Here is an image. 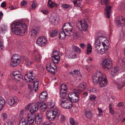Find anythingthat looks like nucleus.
Segmentation results:
<instances>
[{
	"mask_svg": "<svg viewBox=\"0 0 125 125\" xmlns=\"http://www.w3.org/2000/svg\"><path fill=\"white\" fill-rule=\"evenodd\" d=\"M27 28V24L19 22L13 23L11 25V30L12 32L16 35H21L26 34Z\"/></svg>",
	"mask_w": 125,
	"mask_h": 125,
	"instance_id": "nucleus-1",
	"label": "nucleus"
},
{
	"mask_svg": "<svg viewBox=\"0 0 125 125\" xmlns=\"http://www.w3.org/2000/svg\"><path fill=\"white\" fill-rule=\"evenodd\" d=\"M93 81L94 85L97 84L99 82L100 86L101 87L105 86L107 83L105 75L100 71L95 73L93 77Z\"/></svg>",
	"mask_w": 125,
	"mask_h": 125,
	"instance_id": "nucleus-2",
	"label": "nucleus"
},
{
	"mask_svg": "<svg viewBox=\"0 0 125 125\" xmlns=\"http://www.w3.org/2000/svg\"><path fill=\"white\" fill-rule=\"evenodd\" d=\"M60 111H55V110H49L47 112L46 115L48 119L50 121L53 120L55 118L56 116L59 115L60 114Z\"/></svg>",
	"mask_w": 125,
	"mask_h": 125,
	"instance_id": "nucleus-3",
	"label": "nucleus"
},
{
	"mask_svg": "<svg viewBox=\"0 0 125 125\" xmlns=\"http://www.w3.org/2000/svg\"><path fill=\"white\" fill-rule=\"evenodd\" d=\"M21 59V56L18 54L14 55L11 59L10 66L13 67H15L20 62Z\"/></svg>",
	"mask_w": 125,
	"mask_h": 125,
	"instance_id": "nucleus-4",
	"label": "nucleus"
},
{
	"mask_svg": "<svg viewBox=\"0 0 125 125\" xmlns=\"http://www.w3.org/2000/svg\"><path fill=\"white\" fill-rule=\"evenodd\" d=\"M76 26L77 29L81 31H86L87 30L88 25L85 20L84 21L83 23H82L81 21L77 22Z\"/></svg>",
	"mask_w": 125,
	"mask_h": 125,
	"instance_id": "nucleus-5",
	"label": "nucleus"
},
{
	"mask_svg": "<svg viewBox=\"0 0 125 125\" xmlns=\"http://www.w3.org/2000/svg\"><path fill=\"white\" fill-rule=\"evenodd\" d=\"M47 40L46 38L44 36L39 37L37 40L36 43L39 46L43 47L47 44Z\"/></svg>",
	"mask_w": 125,
	"mask_h": 125,
	"instance_id": "nucleus-6",
	"label": "nucleus"
},
{
	"mask_svg": "<svg viewBox=\"0 0 125 125\" xmlns=\"http://www.w3.org/2000/svg\"><path fill=\"white\" fill-rule=\"evenodd\" d=\"M102 65L104 68L108 70L112 67V62L109 59H105L103 61Z\"/></svg>",
	"mask_w": 125,
	"mask_h": 125,
	"instance_id": "nucleus-7",
	"label": "nucleus"
},
{
	"mask_svg": "<svg viewBox=\"0 0 125 125\" xmlns=\"http://www.w3.org/2000/svg\"><path fill=\"white\" fill-rule=\"evenodd\" d=\"M68 100L70 101L71 103H76L79 100L78 95L72 92L68 94Z\"/></svg>",
	"mask_w": 125,
	"mask_h": 125,
	"instance_id": "nucleus-8",
	"label": "nucleus"
},
{
	"mask_svg": "<svg viewBox=\"0 0 125 125\" xmlns=\"http://www.w3.org/2000/svg\"><path fill=\"white\" fill-rule=\"evenodd\" d=\"M117 79H118V82H115V83L118 88L121 89L124 86V84H125V78L124 76L123 75L121 77H119Z\"/></svg>",
	"mask_w": 125,
	"mask_h": 125,
	"instance_id": "nucleus-9",
	"label": "nucleus"
},
{
	"mask_svg": "<svg viewBox=\"0 0 125 125\" xmlns=\"http://www.w3.org/2000/svg\"><path fill=\"white\" fill-rule=\"evenodd\" d=\"M107 2L106 4V2H104V5L105 4L106 6L104 10V14L105 17L106 18H109L111 13V6H108L107 5L109 4L108 1H107Z\"/></svg>",
	"mask_w": 125,
	"mask_h": 125,
	"instance_id": "nucleus-10",
	"label": "nucleus"
},
{
	"mask_svg": "<svg viewBox=\"0 0 125 125\" xmlns=\"http://www.w3.org/2000/svg\"><path fill=\"white\" fill-rule=\"evenodd\" d=\"M66 25L67 36H71L74 34V29L72 25H70V23L69 22L66 23L64 24V26Z\"/></svg>",
	"mask_w": 125,
	"mask_h": 125,
	"instance_id": "nucleus-11",
	"label": "nucleus"
},
{
	"mask_svg": "<svg viewBox=\"0 0 125 125\" xmlns=\"http://www.w3.org/2000/svg\"><path fill=\"white\" fill-rule=\"evenodd\" d=\"M13 78L17 81H22V76L21 74V73L18 71L13 72Z\"/></svg>",
	"mask_w": 125,
	"mask_h": 125,
	"instance_id": "nucleus-12",
	"label": "nucleus"
},
{
	"mask_svg": "<svg viewBox=\"0 0 125 125\" xmlns=\"http://www.w3.org/2000/svg\"><path fill=\"white\" fill-rule=\"evenodd\" d=\"M115 22L118 26L124 25H125V18L120 16L116 19Z\"/></svg>",
	"mask_w": 125,
	"mask_h": 125,
	"instance_id": "nucleus-13",
	"label": "nucleus"
},
{
	"mask_svg": "<svg viewBox=\"0 0 125 125\" xmlns=\"http://www.w3.org/2000/svg\"><path fill=\"white\" fill-rule=\"evenodd\" d=\"M33 114H28L27 122L28 125H33L35 121V117Z\"/></svg>",
	"mask_w": 125,
	"mask_h": 125,
	"instance_id": "nucleus-14",
	"label": "nucleus"
},
{
	"mask_svg": "<svg viewBox=\"0 0 125 125\" xmlns=\"http://www.w3.org/2000/svg\"><path fill=\"white\" fill-rule=\"evenodd\" d=\"M18 101L17 98L15 96L13 97H9L6 101V103L10 105H12Z\"/></svg>",
	"mask_w": 125,
	"mask_h": 125,
	"instance_id": "nucleus-15",
	"label": "nucleus"
},
{
	"mask_svg": "<svg viewBox=\"0 0 125 125\" xmlns=\"http://www.w3.org/2000/svg\"><path fill=\"white\" fill-rule=\"evenodd\" d=\"M61 105L63 108L69 109L71 108L73 105L71 102L67 103L63 101H62L61 103Z\"/></svg>",
	"mask_w": 125,
	"mask_h": 125,
	"instance_id": "nucleus-16",
	"label": "nucleus"
},
{
	"mask_svg": "<svg viewBox=\"0 0 125 125\" xmlns=\"http://www.w3.org/2000/svg\"><path fill=\"white\" fill-rule=\"evenodd\" d=\"M54 67L51 65V64H47L46 65V68L48 72L53 74L55 73L54 72L56 70V67L55 65H54Z\"/></svg>",
	"mask_w": 125,
	"mask_h": 125,
	"instance_id": "nucleus-17",
	"label": "nucleus"
},
{
	"mask_svg": "<svg viewBox=\"0 0 125 125\" xmlns=\"http://www.w3.org/2000/svg\"><path fill=\"white\" fill-rule=\"evenodd\" d=\"M36 103L37 105H38V108H39L41 111L44 112L45 111L46 108V105L45 103L42 102H37Z\"/></svg>",
	"mask_w": 125,
	"mask_h": 125,
	"instance_id": "nucleus-18",
	"label": "nucleus"
},
{
	"mask_svg": "<svg viewBox=\"0 0 125 125\" xmlns=\"http://www.w3.org/2000/svg\"><path fill=\"white\" fill-rule=\"evenodd\" d=\"M47 93L46 91L42 92L39 96L40 100L41 101H45L47 98Z\"/></svg>",
	"mask_w": 125,
	"mask_h": 125,
	"instance_id": "nucleus-19",
	"label": "nucleus"
},
{
	"mask_svg": "<svg viewBox=\"0 0 125 125\" xmlns=\"http://www.w3.org/2000/svg\"><path fill=\"white\" fill-rule=\"evenodd\" d=\"M32 72V71H29V73L26 74V75L28 79H30L28 81H27V82H30L31 81V79L32 81L35 79L36 75L35 73H33Z\"/></svg>",
	"mask_w": 125,
	"mask_h": 125,
	"instance_id": "nucleus-20",
	"label": "nucleus"
},
{
	"mask_svg": "<svg viewBox=\"0 0 125 125\" xmlns=\"http://www.w3.org/2000/svg\"><path fill=\"white\" fill-rule=\"evenodd\" d=\"M38 109V105L36 103L32 105L31 107V109L30 111V114H35L34 113L37 111Z\"/></svg>",
	"mask_w": 125,
	"mask_h": 125,
	"instance_id": "nucleus-21",
	"label": "nucleus"
},
{
	"mask_svg": "<svg viewBox=\"0 0 125 125\" xmlns=\"http://www.w3.org/2000/svg\"><path fill=\"white\" fill-rule=\"evenodd\" d=\"M109 48V47L108 46H103V45L102 48L100 49L98 51V52L101 54H103L105 53V52L106 51H107Z\"/></svg>",
	"mask_w": 125,
	"mask_h": 125,
	"instance_id": "nucleus-22",
	"label": "nucleus"
},
{
	"mask_svg": "<svg viewBox=\"0 0 125 125\" xmlns=\"http://www.w3.org/2000/svg\"><path fill=\"white\" fill-rule=\"evenodd\" d=\"M36 81H34L33 82V88H31V90H32V91L33 90L34 88V90L35 92H36L38 89V84H39V83L38 82V80H36Z\"/></svg>",
	"mask_w": 125,
	"mask_h": 125,
	"instance_id": "nucleus-23",
	"label": "nucleus"
},
{
	"mask_svg": "<svg viewBox=\"0 0 125 125\" xmlns=\"http://www.w3.org/2000/svg\"><path fill=\"white\" fill-rule=\"evenodd\" d=\"M99 39L101 41V42L102 43V45L103 46H106V44L105 42H107V41L106 40L107 39V38L105 36H101L98 37Z\"/></svg>",
	"mask_w": 125,
	"mask_h": 125,
	"instance_id": "nucleus-24",
	"label": "nucleus"
},
{
	"mask_svg": "<svg viewBox=\"0 0 125 125\" xmlns=\"http://www.w3.org/2000/svg\"><path fill=\"white\" fill-rule=\"evenodd\" d=\"M84 113L85 116L88 118L90 119L92 115L91 111L89 109H86L85 110Z\"/></svg>",
	"mask_w": 125,
	"mask_h": 125,
	"instance_id": "nucleus-25",
	"label": "nucleus"
},
{
	"mask_svg": "<svg viewBox=\"0 0 125 125\" xmlns=\"http://www.w3.org/2000/svg\"><path fill=\"white\" fill-rule=\"evenodd\" d=\"M60 57L59 56H56L52 57V60L53 61L54 64L58 63L60 61Z\"/></svg>",
	"mask_w": 125,
	"mask_h": 125,
	"instance_id": "nucleus-26",
	"label": "nucleus"
},
{
	"mask_svg": "<svg viewBox=\"0 0 125 125\" xmlns=\"http://www.w3.org/2000/svg\"><path fill=\"white\" fill-rule=\"evenodd\" d=\"M5 103V101L4 99L0 97V111L2 109Z\"/></svg>",
	"mask_w": 125,
	"mask_h": 125,
	"instance_id": "nucleus-27",
	"label": "nucleus"
},
{
	"mask_svg": "<svg viewBox=\"0 0 125 125\" xmlns=\"http://www.w3.org/2000/svg\"><path fill=\"white\" fill-rule=\"evenodd\" d=\"M67 34L65 33V31H61L59 33V39H65V36H67Z\"/></svg>",
	"mask_w": 125,
	"mask_h": 125,
	"instance_id": "nucleus-28",
	"label": "nucleus"
},
{
	"mask_svg": "<svg viewBox=\"0 0 125 125\" xmlns=\"http://www.w3.org/2000/svg\"><path fill=\"white\" fill-rule=\"evenodd\" d=\"M118 70V67L116 66L112 70L111 73L112 75L114 76L117 72Z\"/></svg>",
	"mask_w": 125,
	"mask_h": 125,
	"instance_id": "nucleus-29",
	"label": "nucleus"
},
{
	"mask_svg": "<svg viewBox=\"0 0 125 125\" xmlns=\"http://www.w3.org/2000/svg\"><path fill=\"white\" fill-rule=\"evenodd\" d=\"M57 30H52L50 32V36L52 37H53L56 36L57 34Z\"/></svg>",
	"mask_w": 125,
	"mask_h": 125,
	"instance_id": "nucleus-30",
	"label": "nucleus"
},
{
	"mask_svg": "<svg viewBox=\"0 0 125 125\" xmlns=\"http://www.w3.org/2000/svg\"><path fill=\"white\" fill-rule=\"evenodd\" d=\"M67 88L66 85L62 84L61 86V89L60 90V93H62V92L64 91H66Z\"/></svg>",
	"mask_w": 125,
	"mask_h": 125,
	"instance_id": "nucleus-31",
	"label": "nucleus"
},
{
	"mask_svg": "<svg viewBox=\"0 0 125 125\" xmlns=\"http://www.w3.org/2000/svg\"><path fill=\"white\" fill-rule=\"evenodd\" d=\"M33 115L35 117V122L36 124H39L42 122V120L40 118H38V117H37L36 116V114H33Z\"/></svg>",
	"mask_w": 125,
	"mask_h": 125,
	"instance_id": "nucleus-32",
	"label": "nucleus"
},
{
	"mask_svg": "<svg viewBox=\"0 0 125 125\" xmlns=\"http://www.w3.org/2000/svg\"><path fill=\"white\" fill-rule=\"evenodd\" d=\"M87 54H89L92 52V47L91 45H90V44H89L88 45L87 47Z\"/></svg>",
	"mask_w": 125,
	"mask_h": 125,
	"instance_id": "nucleus-33",
	"label": "nucleus"
},
{
	"mask_svg": "<svg viewBox=\"0 0 125 125\" xmlns=\"http://www.w3.org/2000/svg\"><path fill=\"white\" fill-rule=\"evenodd\" d=\"M27 123L26 122L25 119H22L19 122L18 125H27Z\"/></svg>",
	"mask_w": 125,
	"mask_h": 125,
	"instance_id": "nucleus-34",
	"label": "nucleus"
},
{
	"mask_svg": "<svg viewBox=\"0 0 125 125\" xmlns=\"http://www.w3.org/2000/svg\"><path fill=\"white\" fill-rule=\"evenodd\" d=\"M47 106L49 108H53L54 106V104L51 102H48L47 103Z\"/></svg>",
	"mask_w": 125,
	"mask_h": 125,
	"instance_id": "nucleus-35",
	"label": "nucleus"
},
{
	"mask_svg": "<svg viewBox=\"0 0 125 125\" xmlns=\"http://www.w3.org/2000/svg\"><path fill=\"white\" fill-rule=\"evenodd\" d=\"M86 83H82L79 84V88L80 89L82 88L84 89L86 87Z\"/></svg>",
	"mask_w": 125,
	"mask_h": 125,
	"instance_id": "nucleus-36",
	"label": "nucleus"
},
{
	"mask_svg": "<svg viewBox=\"0 0 125 125\" xmlns=\"http://www.w3.org/2000/svg\"><path fill=\"white\" fill-rule=\"evenodd\" d=\"M67 91H63L62 92V93H60V96L62 97V98L65 99L66 97V92Z\"/></svg>",
	"mask_w": 125,
	"mask_h": 125,
	"instance_id": "nucleus-37",
	"label": "nucleus"
},
{
	"mask_svg": "<svg viewBox=\"0 0 125 125\" xmlns=\"http://www.w3.org/2000/svg\"><path fill=\"white\" fill-rule=\"evenodd\" d=\"M109 110L110 111V112L111 113V114L112 115H113L114 114L115 112L113 109L112 108V104H110L109 105Z\"/></svg>",
	"mask_w": 125,
	"mask_h": 125,
	"instance_id": "nucleus-38",
	"label": "nucleus"
},
{
	"mask_svg": "<svg viewBox=\"0 0 125 125\" xmlns=\"http://www.w3.org/2000/svg\"><path fill=\"white\" fill-rule=\"evenodd\" d=\"M1 118L4 120H5L7 118L8 115L5 113H3L1 114Z\"/></svg>",
	"mask_w": 125,
	"mask_h": 125,
	"instance_id": "nucleus-39",
	"label": "nucleus"
},
{
	"mask_svg": "<svg viewBox=\"0 0 125 125\" xmlns=\"http://www.w3.org/2000/svg\"><path fill=\"white\" fill-rule=\"evenodd\" d=\"M87 91L90 92L95 93L96 89L94 88H90L88 89Z\"/></svg>",
	"mask_w": 125,
	"mask_h": 125,
	"instance_id": "nucleus-40",
	"label": "nucleus"
},
{
	"mask_svg": "<svg viewBox=\"0 0 125 125\" xmlns=\"http://www.w3.org/2000/svg\"><path fill=\"white\" fill-rule=\"evenodd\" d=\"M73 50L75 52H77L79 51L80 52L81 51V50L80 48L77 46H74L73 47Z\"/></svg>",
	"mask_w": 125,
	"mask_h": 125,
	"instance_id": "nucleus-41",
	"label": "nucleus"
},
{
	"mask_svg": "<svg viewBox=\"0 0 125 125\" xmlns=\"http://www.w3.org/2000/svg\"><path fill=\"white\" fill-rule=\"evenodd\" d=\"M66 118L65 117L64 115H60V120L62 123H63L64 121L65 120Z\"/></svg>",
	"mask_w": 125,
	"mask_h": 125,
	"instance_id": "nucleus-42",
	"label": "nucleus"
},
{
	"mask_svg": "<svg viewBox=\"0 0 125 125\" xmlns=\"http://www.w3.org/2000/svg\"><path fill=\"white\" fill-rule=\"evenodd\" d=\"M31 33V35H36L38 33V32L36 31H35L34 29H32L30 31Z\"/></svg>",
	"mask_w": 125,
	"mask_h": 125,
	"instance_id": "nucleus-43",
	"label": "nucleus"
},
{
	"mask_svg": "<svg viewBox=\"0 0 125 125\" xmlns=\"http://www.w3.org/2000/svg\"><path fill=\"white\" fill-rule=\"evenodd\" d=\"M52 19L51 20L53 22H56V21L58 22L59 21V18L57 16H54L52 18Z\"/></svg>",
	"mask_w": 125,
	"mask_h": 125,
	"instance_id": "nucleus-44",
	"label": "nucleus"
},
{
	"mask_svg": "<svg viewBox=\"0 0 125 125\" xmlns=\"http://www.w3.org/2000/svg\"><path fill=\"white\" fill-rule=\"evenodd\" d=\"M54 2H52L51 0H49L48 3V5L49 7L52 8L53 7Z\"/></svg>",
	"mask_w": 125,
	"mask_h": 125,
	"instance_id": "nucleus-45",
	"label": "nucleus"
},
{
	"mask_svg": "<svg viewBox=\"0 0 125 125\" xmlns=\"http://www.w3.org/2000/svg\"><path fill=\"white\" fill-rule=\"evenodd\" d=\"M41 57L39 55L37 56L35 59V60L36 62H38L40 61Z\"/></svg>",
	"mask_w": 125,
	"mask_h": 125,
	"instance_id": "nucleus-46",
	"label": "nucleus"
},
{
	"mask_svg": "<svg viewBox=\"0 0 125 125\" xmlns=\"http://www.w3.org/2000/svg\"><path fill=\"white\" fill-rule=\"evenodd\" d=\"M81 90L80 89L76 90L75 89L73 90V92L72 93L74 94H79L80 93Z\"/></svg>",
	"mask_w": 125,
	"mask_h": 125,
	"instance_id": "nucleus-47",
	"label": "nucleus"
},
{
	"mask_svg": "<svg viewBox=\"0 0 125 125\" xmlns=\"http://www.w3.org/2000/svg\"><path fill=\"white\" fill-rule=\"evenodd\" d=\"M26 60L25 64L26 65L29 66L31 65L33 62H32L29 60L28 59Z\"/></svg>",
	"mask_w": 125,
	"mask_h": 125,
	"instance_id": "nucleus-48",
	"label": "nucleus"
},
{
	"mask_svg": "<svg viewBox=\"0 0 125 125\" xmlns=\"http://www.w3.org/2000/svg\"><path fill=\"white\" fill-rule=\"evenodd\" d=\"M101 46L100 45H98L95 44L94 47L95 48V50H97L98 52V51L99 50L100 48V47Z\"/></svg>",
	"mask_w": 125,
	"mask_h": 125,
	"instance_id": "nucleus-49",
	"label": "nucleus"
},
{
	"mask_svg": "<svg viewBox=\"0 0 125 125\" xmlns=\"http://www.w3.org/2000/svg\"><path fill=\"white\" fill-rule=\"evenodd\" d=\"M36 117H38V118L42 119L43 115L42 113H39L38 114L36 115Z\"/></svg>",
	"mask_w": 125,
	"mask_h": 125,
	"instance_id": "nucleus-50",
	"label": "nucleus"
},
{
	"mask_svg": "<svg viewBox=\"0 0 125 125\" xmlns=\"http://www.w3.org/2000/svg\"><path fill=\"white\" fill-rule=\"evenodd\" d=\"M59 56L58 54V53L57 51H55L53 52V53L52 55V57L53 56Z\"/></svg>",
	"mask_w": 125,
	"mask_h": 125,
	"instance_id": "nucleus-51",
	"label": "nucleus"
},
{
	"mask_svg": "<svg viewBox=\"0 0 125 125\" xmlns=\"http://www.w3.org/2000/svg\"><path fill=\"white\" fill-rule=\"evenodd\" d=\"M101 42V41L99 39V38L98 37L96 39L95 42V44L100 45V44H101V43H102Z\"/></svg>",
	"mask_w": 125,
	"mask_h": 125,
	"instance_id": "nucleus-52",
	"label": "nucleus"
},
{
	"mask_svg": "<svg viewBox=\"0 0 125 125\" xmlns=\"http://www.w3.org/2000/svg\"><path fill=\"white\" fill-rule=\"evenodd\" d=\"M62 6L64 8L67 9L69 8L70 6L69 4H62Z\"/></svg>",
	"mask_w": 125,
	"mask_h": 125,
	"instance_id": "nucleus-53",
	"label": "nucleus"
},
{
	"mask_svg": "<svg viewBox=\"0 0 125 125\" xmlns=\"http://www.w3.org/2000/svg\"><path fill=\"white\" fill-rule=\"evenodd\" d=\"M73 72L74 73V75H75L77 76H80V75H79V74L80 73V72H79L78 70H74L73 71Z\"/></svg>",
	"mask_w": 125,
	"mask_h": 125,
	"instance_id": "nucleus-54",
	"label": "nucleus"
},
{
	"mask_svg": "<svg viewBox=\"0 0 125 125\" xmlns=\"http://www.w3.org/2000/svg\"><path fill=\"white\" fill-rule=\"evenodd\" d=\"M70 123L72 125H74L75 124V122L73 118H72L71 117L70 119Z\"/></svg>",
	"mask_w": 125,
	"mask_h": 125,
	"instance_id": "nucleus-55",
	"label": "nucleus"
},
{
	"mask_svg": "<svg viewBox=\"0 0 125 125\" xmlns=\"http://www.w3.org/2000/svg\"><path fill=\"white\" fill-rule=\"evenodd\" d=\"M90 97V99L93 101H94L96 98V97L95 95L92 94L91 95Z\"/></svg>",
	"mask_w": 125,
	"mask_h": 125,
	"instance_id": "nucleus-56",
	"label": "nucleus"
},
{
	"mask_svg": "<svg viewBox=\"0 0 125 125\" xmlns=\"http://www.w3.org/2000/svg\"><path fill=\"white\" fill-rule=\"evenodd\" d=\"M36 3L35 1H34L32 2V4L31 5L33 8H35L36 7Z\"/></svg>",
	"mask_w": 125,
	"mask_h": 125,
	"instance_id": "nucleus-57",
	"label": "nucleus"
},
{
	"mask_svg": "<svg viewBox=\"0 0 125 125\" xmlns=\"http://www.w3.org/2000/svg\"><path fill=\"white\" fill-rule=\"evenodd\" d=\"M27 3V2L26 1H22L21 3V5L22 6H25L26 5Z\"/></svg>",
	"mask_w": 125,
	"mask_h": 125,
	"instance_id": "nucleus-58",
	"label": "nucleus"
},
{
	"mask_svg": "<svg viewBox=\"0 0 125 125\" xmlns=\"http://www.w3.org/2000/svg\"><path fill=\"white\" fill-rule=\"evenodd\" d=\"M6 2L4 1L1 4V7L2 8H4L6 6Z\"/></svg>",
	"mask_w": 125,
	"mask_h": 125,
	"instance_id": "nucleus-59",
	"label": "nucleus"
},
{
	"mask_svg": "<svg viewBox=\"0 0 125 125\" xmlns=\"http://www.w3.org/2000/svg\"><path fill=\"white\" fill-rule=\"evenodd\" d=\"M66 25L64 26V24L63 25V27H62V31H64L66 32V29L67 28Z\"/></svg>",
	"mask_w": 125,
	"mask_h": 125,
	"instance_id": "nucleus-60",
	"label": "nucleus"
},
{
	"mask_svg": "<svg viewBox=\"0 0 125 125\" xmlns=\"http://www.w3.org/2000/svg\"><path fill=\"white\" fill-rule=\"evenodd\" d=\"M81 47L83 49L86 47L85 44L83 43H81L80 44Z\"/></svg>",
	"mask_w": 125,
	"mask_h": 125,
	"instance_id": "nucleus-61",
	"label": "nucleus"
},
{
	"mask_svg": "<svg viewBox=\"0 0 125 125\" xmlns=\"http://www.w3.org/2000/svg\"><path fill=\"white\" fill-rule=\"evenodd\" d=\"M41 11L44 14H47L48 13V11L47 10H41Z\"/></svg>",
	"mask_w": 125,
	"mask_h": 125,
	"instance_id": "nucleus-62",
	"label": "nucleus"
},
{
	"mask_svg": "<svg viewBox=\"0 0 125 125\" xmlns=\"http://www.w3.org/2000/svg\"><path fill=\"white\" fill-rule=\"evenodd\" d=\"M1 31H5L6 29V27H5V26L3 25L1 26Z\"/></svg>",
	"mask_w": 125,
	"mask_h": 125,
	"instance_id": "nucleus-63",
	"label": "nucleus"
},
{
	"mask_svg": "<svg viewBox=\"0 0 125 125\" xmlns=\"http://www.w3.org/2000/svg\"><path fill=\"white\" fill-rule=\"evenodd\" d=\"M7 123L8 125H13V122L11 121H8Z\"/></svg>",
	"mask_w": 125,
	"mask_h": 125,
	"instance_id": "nucleus-64",
	"label": "nucleus"
}]
</instances>
